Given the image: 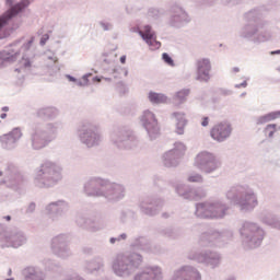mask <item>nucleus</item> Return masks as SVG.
I'll return each mask as SVG.
<instances>
[{
    "instance_id": "obj_1",
    "label": "nucleus",
    "mask_w": 280,
    "mask_h": 280,
    "mask_svg": "<svg viewBox=\"0 0 280 280\" xmlns=\"http://www.w3.org/2000/svg\"><path fill=\"white\" fill-rule=\"evenodd\" d=\"M22 54V58L19 57ZM19 60V68L15 69L18 73H30L34 69L36 60V47H34V37L25 40V37L14 40L9 46L0 51V67H5Z\"/></svg>"
},
{
    "instance_id": "obj_2",
    "label": "nucleus",
    "mask_w": 280,
    "mask_h": 280,
    "mask_svg": "<svg viewBox=\"0 0 280 280\" xmlns=\"http://www.w3.org/2000/svg\"><path fill=\"white\" fill-rule=\"evenodd\" d=\"M225 198L235 207H238L242 213H253L259 207V199L255 189L248 185H236L229 188Z\"/></svg>"
},
{
    "instance_id": "obj_3",
    "label": "nucleus",
    "mask_w": 280,
    "mask_h": 280,
    "mask_svg": "<svg viewBox=\"0 0 280 280\" xmlns=\"http://www.w3.org/2000/svg\"><path fill=\"white\" fill-rule=\"evenodd\" d=\"M62 180V166L46 160L34 171L33 185L37 189H51Z\"/></svg>"
},
{
    "instance_id": "obj_4",
    "label": "nucleus",
    "mask_w": 280,
    "mask_h": 280,
    "mask_svg": "<svg viewBox=\"0 0 280 280\" xmlns=\"http://www.w3.org/2000/svg\"><path fill=\"white\" fill-rule=\"evenodd\" d=\"M143 266V256L137 252L117 254L112 260V272L119 279H129Z\"/></svg>"
},
{
    "instance_id": "obj_5",
    "label": "nucleus",
    "mask_w": 280,
    "mask_h": 280,
    "mask_svg": "<svg viewBox=\"0 0 280 280\" xmlns=\"http://www.w3.org/2000/svg\"><path fill=\"white\" fill-rule=\"evenodd\" d=\"M61 128L62 122L60 120L33 127L28 133V142L32 150H43L47 148L51 141H56L58 130Z\"/></svg>"
},
{
    "instance_id": "obj_6",
    "label": "nucleus",
    "mask_w": 280,
    "mask_h": 280,
    "mask_svg": "<svg viewBox=\"0 0 280 280\" xmlns=\"http://www.w3.org/2000/svg\"><path fill=\"white\" fill-rule=\"evenodd\" d=\"M242 244L247 250L259 248L268 233L266 229L255 221H244L238 230Z\"/></svg>"
},
{
    "instance_id": "obj_7",
    "label": "nucleus",
    "mask_w": 280,
    "mask_h": 280,
    "mask_svg": "<svg viewBox=\"0 0 280 280\" xmlns=\"http://www.w3.org/2000/svg\"><path fill=\"white\" fill-rule=\"evenodd\" d=\"M229 209V203L222 199L207 200L196 203L195 215L199 220H224Z\"/></svg>"
},
{
    "instance_id": "obj_8",
    "label": "nucleus",
    "mask_w": 280,
    "mask_h": 280,
    "mask_svg": "<svg viewBox=\"0 0 280 280\" xmlns=\"http://www.w3.org/2000/svg\"><path fill=\"white\" fill-rule=\"evenodd\" d=\"M75 135L81 145H84L89 150L100 148L104 141V136L100 131V127L91 120L81 121L77 127Z\"/></svg>"
},
{
    "instance_id": "obj_9",
    "label": "nucleus",
    "mask_w": 280,
    "mask_h": 280,
    "mask_svg": "<svg viewBox=\"0 0 280 280\" xmlns=\"http://www.w3.org/2000/svg\"><path fill=\"white\" fill-rule=\"evenodd\" d=\"M270 27V21H264L258 24H250L246 22L240 30L238 36L243 40L254 43V45H261V43H268L272 38V32L268 30Z\"/></svg>"
},
{
    "instance_id": "obj_10",
    "label": "nucleus",
    "mask_w": 280,
    "mask_h": 280,
    "mask_svg": "<svg viewBox=\"0 0 280 280\" xmlns=\"http://www.w3.org/2000/svg\"><path fill=\"white\" fill-rule=\"evenodd\" d=\"M233 240V231L229 229H210L199 235L198 245L201 248H222Z\"/></svg>"
},
{
    "instance_id": "obj_11",
    "label": "nucleus",
    "mask_w": 280,
    "mask_h": 280,
    "mask_svg": "<svg viewBox=\"0 0 280 280\" xmlns=\"http://www.w3.org/2000/svg\"><path fill=\"white\" fill-rule=\"evenodd\" d=\"M109 141L116 150H137L139 137L128 127H117L109 135Z\"/></svg>"
},
{
    "instance_id": "obj_12",
    "label": "nucleus",
    "mask_w": 280,
    "mask_h": 280,
    "mask_svg": "<svg viewBox=\"0 0 280 280\" xmlns=\"http://www.w3.org/2000/svg\"><path fill=\"white\" fill-rule=\"evenodd\" d=\"M194 167L203 174H215L222 167V161L212 152L200 151L194 159Z\"/></svg>"
},
{
    "instance_id": "obj_13",
    "label": "nucleus",
    "mask_w": 280,
    "mask_h": 280,
    "mask_svg": "<svg viewBox=\"0 0 280 280\" xmlns=\"http://www.w3.org/2000/svg\"><path fill=\"white\" fill-rule=\"evenodd\" d=\"M0 243L2 248H21L27 244V235L21 230H10L0 223Z\"/></svg>"
},
{
    "instance_id": "obj_14",
    "label": "nucleus",
    "mask_w": 280,
    "mask_h": 280,
    "mask_svg": "<svg viewBox=\"0 0 280 280\" xmlns=\"http://www.w3.org/2000/svg\"><path fill=\"white\" fill-rule=\"evenodd\" d=\"M187 259L190 261H196V264H202V266H207L212 270L220 268V265L222 264V255L210 249L201 252L191 249L187 253Z\"/></svg>"
},
{
    "instance_id": "obj_15",
    "label": "nucleus",
    "mask_w": 280,
    "mask_h": 280,
    "mask_svg": "<svg viewBox=\"0 0 280 280\" xmlns=\"http://www.w3.org/2000/svg\"><path fill=\"white\" fill-rule=\"evenodd\" d=\"M70 242L71 235L67 233L54 236L50 240V250L52 255L59 259H69V257H73V252H71V247L69 246Z\"/></svg>"
},
{
    "instance_id": "obj_16",
    "label": "nucleus",
    "mask_w": 280,
    "mask_h": 280,
    "mask_svg": "<svg viewBox=\"0 0 280 280\" xmlns=\"http://www.w3.org/2000/svg\"><path fill=\"white\" fill-rule=\"evenodd\" d=\"M142 128H144L150 141H156L161 137V127L159 126V119L152 110L145 109L139 117Z\"/></svg>"
},
{
    "instance_id": "obj_17",
    "label": "nucleus",
    "mask_w": 280,
    "mask_h": 280,
    "mask_svg": "<svg viewBox=\"0 0 280 280\" xmlns=\"http://www.w3.org/2000/svg\"><path fill=\"white\" fill-rule=\"evenodd\" d=\"M170 27L180 30L191 23V15L180 4H173L170 8V18L167 21Z\"/></svg>"
},
{
    "instance_id": "obj_18",
    "label": "nucleus",
    "mask_w": 280,
    "mask_h": 280,
    "mask_svg": "<svg viewBox=\"0 0 280 280\" xmlns=\"http://www.w3.org/2000/svg\"><path fill=\"white\" fill-rule=\"evenodd\" d=\"M109 205H117L126 198V186L121 183L106 180L105 188L103 190V197Z\"/></svg>"
},
{
    "instance_id": "obj_19",
    "label": "nucleus",
    "mask_w": 280,
    "mask_h": 280,
    "mask_svg": "<svg viewBox=\"0 0 280 280\" xmlns=\"http://www.w3.org/2000/svg\"><path fill=\"white\" fill-rule=\"evenodd\" d=\"M106 178L101 176L88 177L83 183V194L88 198H103Z\"/></svg>"
},
{
    "instance_id": "obj_20",
    "label": "nucleus",
    "mask_w": 280,
    "mask_h": 280,
    "mask_svg": "<svg viewBox=\"0 0 280 280\" xmlns=\"http://www.w3.org/2000/svg\"><path fill=\"white\" fill-rule=\"evenodd\" d=\"M75 223L80 229H85L90 233H98V231H104L107 226L106 219L100 215L88 217L86 214H78Z\"/></svg>"
},
{
    "instance_id": "obj_21",
    "label": "nucleus",
    "mask_w": 280,
    "mask_h": 280,
    "mask_svg": "<svg viewBox=\"0 0 280 280\" xmlns=\"http://www.w3.org/2000/svg\"><path fill=\"white\" fill-rule=\"evenodd\" d=\"M186 152H187V145H185V143L175 142L174 148L166 151L162 155V163L164 167H178Z\"/></svg>"
},
{
    "instance_id": "obj_22",
    "label": "nucleus",
    "mask_w": 280,
    "mask_h": 280,
    "mask_svg": "<svg viewBox=\"0 0 280 280\" xmlns=\"http://www.w3.org/2000/svg\"><path fill=\"white\" fill-rule=\"evenodd\" d=\"M71 209V203L66 199H57L45 206V212L52 222H58L61 218H66Z\"/></svg>"
},
{
    "instance_id": "obj_23",
    "label": "nucleus",
    "mask_w": 280,
    "mask_h": 280,
    "mask_svg": "<svg viewBox=\"0 0 280 280\" xmlns=\"http://www.w3.org/2000/svg\"><path fill=\"white\" fill-rule=\"evenodd\" d=\"M163 205H165L163 199L154 196H148L140 200L138 207L143 215L154 218V215H159L161 209H163Z\"/></svg>"
},
{
    "instance_id": "obj_24",
    "label": "nucleus",
    "mask_w": 280,
    "mask_h": 280,
    "mask_svg": "<svg viewBox=\"0 0 280 280\" xmlns=\"http://www.w3.org/2000/svg\"><path fill=\"white\" fill-rule=\"evenodd\" d=\"M23 138L21 128L15 127L8 133L0 136V148L4 152H14L19 148V142Z\"/></svg>"
},
{
    "instance_id": "obj_25",
    "label": "nucleus",
    "mask_w": 280,
    "mask_h": 280,
    "mask_svg": "<svg viewBox=\"0 0 280 280\" xmlns=\"http://www.w3.org/2000/svg\"><path fill=\"white\" fill-rule=\"evenodd\" d=\"M231 135H233V125L226 120L215 124L210 130V137L217 143H224L231 139Z\"/></svg>"
},
{
    "instance_id": "obj_26",
    "label": "nucleus",
    "mask_w": 280,
    "mask_h": 280,
    "mask_svg": "<svg viewBox=\"0 0 280 280\" xmlns=\"http://www.w3.org/2000/svg\"><path fill=\"white\" fill-rule=\"evenodd\" d=\"M170 280H202V273L195 266L184 265L173 271Z\"/></svg>"
},
{
    "instance_id": "obj_27",
    "label": "nucleus",
    "mask_w": 280,
    "mask_h": 280,
    "mask_svg": "<svg viewBox=\"0 0 280 280\" xmlns=\"http://www.w3.org/2000/svg\"><path fill=\"white\" fill-rule=\"evenodd\" d=\"M175 191L184 200H200L207 196V190L202 187L191 188L189 185L178 184L175 186Z\"/></svg>"
},
{
    "instance_id": "obj_28",
    "label": "nucleus",
    "mask_w": 280,
    "mask_h": 280,
    "mask_svg": "<svg viewBox=\"0 0 280 280\" xmlns=\"http://www.w3.org/2000/svg\"><path fill=\"white\" fill-rule=\"evenodd\" d=\"M165 277L163 276V268L153 265L148 266L141 271H138L132 280H164Z\"/></svg>"
},
{
    "instance_id": "obj_29",
    "label": "nucleus",
    "mask_w": 280,
    "mask_h": 280,
    "mask_svg": "<svg viewBox=\"0 0 280 280\" xmlns=\"http://www.w3.org/2000/svg\"><path fill=\"white\" fill-rule=\"evenodd\" d=\"M196 69H197V77L196 80L198 82H209L211 80V59L209 58H199L196 60Z\"/></svg>"
},
{
    "instance_id": "obj_30",
    "label": "nucleus",
    "mask_w": 280,
    "mask_h": 280,
    "mask_svg": "<svg viewBox=\"0 0 280 280\" xmlns=\"http://www.w3.org/2000/svg\"><path fill=\"white\" fill-rule=\"evenodd\" d=\"M258 220L265 226H269V229H275L276 231H280V217L272 212L270 208H264L258 213Z\"/></svg>"
},
{
    "instance_id": "obj_31",
    "label": "nucleus",
    "mask_w": 280,
    "mask_h": 280,
    "mask_svg": "<svg viewBox=\"0 0 280 280\" xmlns=\"http://www.w3.org/2000/svg\"><path fill=\"white\" fill-rule=\"evenodd\" d=\"M30 5V0H21L18 2L14 7L9 9L7 12H4L2 15H0V31L8 25V22L12 21L16 14H20V12H23L25 8Z\"/></svg>"
},
{
    "instance_id": "obj_32",
    "label": "nucleus",
    "mask_w": 280,
    "mask_h": 280,
    "mask_svg": "<svg viewBox=\"0 0 280 280\" xmlns=\"http://www.w3.org/2000/svg\"><path fill=\"white\" fill-rule=\"evenodd\" d=\"M244 21L246 23L257 25L264 23V21H270L266 19V7H255L244 13Z\"/></svg>"
},
{
    "instance_id": "obj_33",
    "label": "nucleus",
    "mask_w": 280,
    "mask_h": 280,
    "mask_svg": "<svg viewBox=\"0 0 280 280\" xmlns=\"http://www.w3.org/2000/svg\"><path fill=\"white\" fill-rule=\"evenodd\" d=\"M104 268H106V262L102 256H95L94 258L83 262V271L86 275H97V272H104Z\"/></svg>"
},
{
    "instance_id": "obj_34",
    "label": "nucleus",
    "mask_w": 280,
    "mask_h": 280,
    "mask_svg": "<svg viewBox=\"0 0 280 280\" xmlns=\"http://www.w3.org/2000/svg\"><path fill=\"white\" fill-rule=\"evenodd\" d=\"M130 247L135 248L136 250H142V253H152L150 240H148L144 235L133 236L130 241Z\"/></svg>"
},
{
    "instance_id": "obj_35",
    "label": "nucleus",
    "mask_w": 280,
    "mask_h": 280,
    "mask_svg": "<svg viewBox=\"0 0 280 280\" xmlns=\"http://www.w3.org/2000/svg\"><path fill=\"white\" fill-rule=\"evenodd\" d=\"M171 119L175 120L176 135H185V128L187 127V114L185 112H174L171 114Z\"/></svg>"
},
{
    "instance_id": "obj_36",
    "label": "nucleus",
    "mask_w": 280,
    "mask_h": 280,
    "mask_svg": "<svg viewBox=\"0 0 280 280\" xmlns=\"http://www.w3.org/2000/svg\"><path fill=\"white\" fill-rule=\"evenodd\" d=\"M36 115L39 119H47L48 121H54L60 115V109L55 106H45L37 109Z\"/></svg>"
},
{
    "instance_id": "obj_37",
    "label": "nucleus",
    "mask_w": 280,
    "mask_h": 280,
    "mask_svg": "<svg viewBox=\"0 0 280 280\" xmlns=\"http://www.w3.org/2000/svg\"><path fill=\"white\" fill-rule=\"evenodd\" d=\"M24 280H45V272L40 268L28 266L22 271Z\"/></svg>"
},
{
    "instance_id": "obj_38",
    "label": "nucleus",
    "mask_w": 280,
    "mask_h": 280,
    "mask_svg": "<svg viewBox=\"0 0 280 280\" xmlns=\"http://www.w3.org/2000/svg\"><path fill=\"white\" fill-rule=\"evenodd\" d=\"M280 118V110L270 112L268 114L258 116L255 118L256 126H264L269 124V121H275L276 119Z\"/></svg>"
},
{
    "instance_id": "obj_39",
    "label": "nucleus",
    "mask_w": 280,
    "mask_h": 280,
    "mask_svg": "<svg viewBox=\"0 0 280 280\" xmlns=\"http://www.w3.org/2000/svg\"><path fill=\"white\" fill-rule=\"evenodd\" d=\"M151 104H165L167 102V96L162 93L150 92L148 96Z\"/></svg>"
},
{
    "instance_id": "obj_40",
    "label": "nucleus",
    "mask_w": 280,
    "mask_h": 280,
    "mask_svg": "<svg viewBox=\"0 0 280 280\" xmlns=\"http://www.w3.org/2000/svg\"><path fill=\"white\" fill-rule=\"evenodd\" d=\"M152 38H156V32L152 30V25L145 24L142 26V40L150 42Z\"/></svg>"
},
{
    "instance_id": "obj_41",
    "label": "nucleus",
    "mask_w": 280,
    "mask_h": 280,
    "mask_svg": "<svg viewBox=\"0 0 280 280\" xmlns=\"http://www.w3.org/2000/svg\"><path fill=\"white\" fill-rule=\"evenodd\" d=\"M189 89H183L175 93L174 102H176L179 106L180 104H185L187 102V97H189Z\"/></svg>"
},
{
    "instance_id": "obj_42",
    "label": "nucleus",
    "mask_w": 280,
    "mask_h": 280,
    "mask_svg": "<svg viewBox=\"0 0 280 280\" xmlns=\"http://www.w3.org/2000/svg\"><path fill=\"white\" fill-rule=\"evenodd\" d=\"M187 180L188 183H205V177L200 173H190Z\"/></svg>"
},
{
    "instance_id": "obj_43",
    "label": "nucleus",
    "mask_w": 280,
    "mask_h": 280,
    "mask_svg": "<svg viewBox=\"0 0 280 280\" xmlns=\"http://www.w3.org/2000/svg\"><path fill=\"white\" fill-rule=\"evenodd\" d=\"M244 0H221V5L225 8H235L236 5H242Z\"/></svg>"
},
{
    "instance_id": "obj_44",
    "label": "nucleus",
    "mask_w": 280,
    "mask_h": 280,
    "mask_svg": "<svg viewBox=\"0 0 280 280\" xmlns=\"http://www.w3.org/2000/svg\"><path fill=\"white\" fill-rule=\"evenodd\" d=\"M100 27L103 30V32H113L114 30V25L113 23L106 21V20H102L98 22Z\"/></svg>"
},
{
    "instance_id": "obj_45",
    "label": "nucleus",
    "mask_w": 280,
    "mask_h": 280,
    "mask_svg": "<svg viewBox=\"0 0 280 280\" xmlns=\"http://www.w3.org/2000/svg\"><path fill=\"white\" fill-rule=\"evenodd\" d=\"M147 45H149L150 49L152 51H155V49H161V42L156 40V35L155 37L151 38L149 42H144Z\"/></svg>"
},
{
    "instance_id": "obj_46",
    "label": "nucleus",
    "mask_w": 280,
    "mask_h": 280,
    "mask_svg": "<svg viewBox=\"0 0 280 280\" xmlns=\"http://www.w3.org/2000/svg\"><path fill=\"white\" fill-rule=\"evenodd\" d=\"M103 61L105 62V65H113L115 62V59L117 58V55L110 52H104L103 54Z\"/></svg>"
},
{
    "instance_id": "obj_47",
    "label": "nucleus",
    "mask_w": 280,
    "mask_h": 280,
    "mask_svg": "<svg viewBox=\"0 0 280 280\" xmlns=\"http://www.w3.org/2000/svg\"><path fill=\"white\" fill-rule=\"evenodd\" d=\"M128 215H135V211L132 210H122L119 214V220L122 224H126L128 222Z\"/></svg>"
},
{
    "instance_id": "obj_48",
    "label": "nucleus",
    "mask_w": 280,
    "mask_h": 280,
    "mask_svg": "<svg viewBox=\"0 0 280 280\" xmlns=\"http://www.w3.org/2000/svg\"><path fill=\"white\" fill-rule=\"evenodd\" d=\"M265 132H268L269 139H272L275 137V132H277V124H269L265 128Z\"/></svg>"
},
{
    "instance_id": "obj_49",
    "label": "nucleus",
    "mask_w": 280,
    "mask_h": 280,
    "mask_svg": "<svg viewBox=\"0 0 280 280\" xmlns=\"http://www.w3.org/2000/svg\"><path fill=\"white\" fill-rule=\"evenodd\" d=\"M89 78H91V73H86L81 79H77V86H89Z\"/></svg>"
},
{
    "instance_id": "obj_50",
    "label": "nucleus",
    "mask_w": 280,
    "mask_h": 280,
    "mask_svg": "<svg viewBox=\"0 0 280 280\" xmlns=\"http://www.w3.org/2000/svg\"><path fill=\"white\" fill-rule=\"evenodd\" d=\"M43 265L45 266V268H47V270H54L56 267H58V265H56L54 260L49 258H45L43 260Z\"/></svg>"
},
{
    "instance_id": "obj_51",
    "label": "nucleus",
    "mask_w": 280,
    "mask_h": 280,
    "mask_svg": "<svg viewBox=\"0 0 280 280\" xmlns=\"http://www.w3.org/2000/svg\"><path fill=\"white\" fill-rule=\"evenodd\" d=\"M148 16H151V19H159L161 16V11L156 8H150Z\"/></svg>"
},
{
    "instance_id": "obj_52",
    "label": "nucleus",
    "mask_w": 280,
    "mask_h": 280,
    "mask_svg": "<svg viewBox=\"0 0 280 280\" xmlns=\"http://www.w3.org/2000/svg\"><path fill=\"white\" fill-rule=\"evenodd\" d=\"M162 60L168 65V67H174V59H172V57L170 56V54L167 52H164L162 55Z\"/></svg>"
},
{
    "instance_id": "obj_53",
    "label": "nucleus",
    "mask_w": 280,
    "mask_h": 280,
    "mask_svg": "<svg viewBox=\"0 0 280 280\" xmlns=\"http://www.w3.org/2000/svg\"><path fill=\"white\" fill-rule=\"evenodd\" d=\"M36 211V202L32 201L26 206L25 213L27 215H32Z\"/></svg>"
},
{
    "instance_id": "obj_54",
    "label": "nucleus",
    "mask_w": 280,
    "mask_h": 280,
    "mask_svg": "<svg viewBox=\"0 0 280 280\" xmlns=\"http://www.w3.org/2000/svg\"><path fill=\"white\" fill-rule=\"evenodd\" d=\"M63 280H82V276H80V273H78V272L68 273V275H66Z\"/></svg>"
},
{
    "instance_id": "obj_55",
    "label": "nucleus",
    "mask_w": 280,
    "mask_h": 280,
    "mask_svg": "<svg viewBox=\"0 0 280 280\" xmlns=\"http://www.w3.org/2000/svg\"><path fill=\"white\" fill-rule=\"evenodd\" d=\"M129 32H131L132 34H139V36L142 38L143 36V31L141 28H139V26H133L129 28Z\"/></svg>"
},
{
    "instance_id": "obj_56",
    "label": "nucleus",
    "mask_w": 280,
    "mask_h": 280,
    "mask_svg": "<svg viewBox=\"0 0 280 280\" xmlns=\"http://www.w3.org/2000/svg\"><path fill=\"white\" fill-rule=\"evenodd\" d=\"M165 237H174V230L172 228H166L162 231Z\"/></svg>"
},
{
    "instance_id": "obj_57",
    "label": "nucleus",
    "mask_w": 280,
    "mask_h": 280,
    "mask_svg": "<svg viewBox=\"0 0 280 280\" xmlns=\"http://www.w3.org/2000/svg\"><path fill=\"white\" fill-rule=\"evenodd\" d=\"M47 60H51L52 65H56L58 62V57H56V54H50L46 56Z\"/></svg>"
},
{
    "instance_id": "obj_58",
    "label": "nucleus",
    "mask_w": 280,
    "mask_h": 280,
    "mask_svg": "<svg viewBox=\"0 0 280 280\" xmlns=\"http://www.w3.org/2000/svg\"><path fill=\"white\" fill-rule=\"evenodd\" d=\"M117 242H126L128 240V234L121 233L120 235L116 236Z\"/></svg>"
},
{
    "instance_id": "obj_59",
    "label": "nucleus",
    "mask_w": 280,
    "mask_h": 280,
    "mask_svg": "<svg viewBox=\"0 0 280 280\" xmlns=\"http://www.w3.org/2000/svg\"><path fill=\"white\" fill-rule=\"evenodd\" d=\"M219 93L221 95H233V91L232 90H229V89H220L219 90Z\"/></svg>"
},
{
    "instance_id": "obj_60",
    "label": "nucleus",
    "mask_w": 280,
    "mask_h": 280,
    "mask_svg": "<svg viewBox=\"0 0 280 280\" xmlns=\"http://www.w3.org/2000/svg\"><path fill=\"white\" fill-rule=\"evenodd\" d=\"M49 40V34H44L40 38L39 45H46L47 42Z\"/></svg>"
},
{
    "instance_id": "obj_61",
    "label": "nucleus",
    "mask_w": 280,
    "mask_h": 280,
    "mask_svg": "<svg viewBox=\"0 0 280 280\" xmlns=\"http://www.w3.org/2000/svg\"><path fill=\"white\" fill-rule=\"evenodd\" d=\"M248 86V82L245 80L242 83L235 84L234 89H246Z\"/></svg>"
},
{
    "instance_id": "obj_62",
    "label": "nucleus",
    "mask_w": 280,
    "mask_h": 280,
    "mask_svg": "<svg viewBox=\"0 0 280 280\" xmlns=\"http://www.w3.org/2000/svg\"><path fill=\"white\" fill-rule=\"evenodd\" d=\"M201 126L203 128H207V126H209V117L206 116L202 118Z\"/></svg>"
},
{
    "instance_id": "obj_63",
    "label": "nucleus",
    "mask_w": 280,
    "mask_h": 280,
    "mask_svg": "<svg viewBox=\"0 0 280 280\" xmlns=\"http://www.w3.org/2000/svg\"><path fill=\"white\" fill-rule=\"evenodd\" d=\"M67 80H69V82H74L77 84L78 79L71 74H66Z\"/></svg>"
},
{
    "instance_id": "obj_64",
    "label": "nucleus",
    "mask_w": 280,
    "mask_h": 280,
    "mask_svg": "<svg viewBox=\"0 0 280 280\" xmlns=\"http://www.w3.org/2000/svg\"><path fill=\"white\" fill-rule=\"evenodd\" d=\"M103 77H94L93 82H102Z\"/></svg>"
}]
</instances>
